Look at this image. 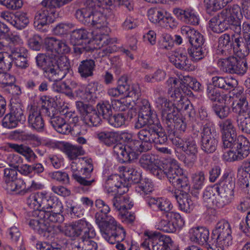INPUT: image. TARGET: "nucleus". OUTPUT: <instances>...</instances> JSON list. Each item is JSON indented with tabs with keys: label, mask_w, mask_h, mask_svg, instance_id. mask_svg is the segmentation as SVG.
<instances>
[{
	"label": "nucleus",
	"mask_w": 250,
	"mask_h": 250,
	"mask_svg": "<svg viewBox=\"0 0 250 250\" xmlns=\"http://www.w3.org/2000/svg\"><path fill=\"white\" fill-rule=\"evenodd\" d=\"M93 39L99 47H105L103 49L93 50L92 54L94 59L104 57L116 51L117 47L113 44L116 41L114 39L110 38L108 33L97 32L93 36Z\"/></svg>",
	"instance_id": "obj_14"
},
{
	"label": "nucleus",
	"mask_w": 250,
	"mask_h": 250,
	"mask_svg": "<svg viewBox=\"0 0 250 250\" xmlns=\"http://www.w3.org/2000/svg\"><path fill=\"white\" fill-rule=\"evenodd\" d=\"M168 94L171 100L175 103L174 104L177 105V110H187L189 108V102L187 101L184 95L183 90L180 87H177L174 90L169 89Z\"/></svg>",
	"instance_id": "obj_33"
},
{
	"label": "nucleus",
	"mask_w": 250,
	"mask_h": 250,
	"mask_svg": "<svg viewBox=\"0 0 250 250\" xmlns=\"http://www.w3.org/2000/svg\"><path fill=\"white\" fill-rule=\"evenodd\" d=\"M209 235L208 229L203 227L191 228L189 231V237L191 241L201 245L207 243Z\"/></svg>",
	"instance_id": "obj_30"
},
{
	"label": "nucleus",
	"mask_w": 250,
	"mask_h": 250,
	"mask_svg": "<svg viewBox=\"0 0 250 250\" xmlns=\"http://www.w3.org/2000/svg\"><path fill=\"white\" fill-rule=\"evenodd\" d=\"M70 65L67 58L64 56L58 57L55 63L43 71L44 77L50 81L58 82L65 77L70 70Z\"/></svg>",
	"instance_id": "obj_12"
},
{
	"label": "nucleus",
	"mask_w": 250,
	"mask_h": 250,
	"mask_svg": "<svg viewBox=\"0 0 250 250\" xmlns=\"http://www.w3.org/2000/svg\"><path fill=\"white\" fill-rule=\"evenodd\" d=\"M170 60L174 66L179 69L187 71H192L195 69V66L191 64V61L188 58L186 51L178 50L170 58Z\"/></svg>",
	"instance_id": "obj_25"
},
{
	"label": "nucleus",
	"mask_w": 250,
	"mask_h": 250,
	"mask_svg": "<svg viewBox=\"0 0 250 250\" xmlns=\"http://www.w3.org/2000/svg\"><path fill=\"white\" fill-rule=\"evenodd\" d=\"M128 183L118 174L109 176L104 185V190L108 195L124 194L128 191Z\"/></svg>",
	"instance_id": "obj_18"
},
{
	"label": "nucleus",
	"mask_w": 250,
	"mask_h": 250,
	"mask_svg": "<svg viewBox=\"0 0 250 250\" xmlns=\"http://www.w3.org/2000/svg\"><path fill=\"white\" fill-rule=\"evenodd\" d=\"M216 136L215 129L209 123L203 125L201 132V148L204 152L207 154L215 152L218 143Z\"/></svg>",
	"instance_id": "obj_16"
},
{
	"label": "nucleus",
	"mask_w": 250,
	"mask_h": 250,
	"mask_svg": "<svg viewBox=\"0 0 250 250\" xmlns=\"http://www.w3.org/2000/svg\"><path fill=\"white\" fill-rule=\"evenodd\" d=\"M240 13H241L240 7L237 4H234L231 6H228L223 9L218 14V18L229 27V23L238 18V15Z\"/></svg>",
	"instance_id": "obj_32"
},
{
	"label": "nucleus",
	"mask_w": 250,
	"mask_h": 250,
	"mask_svg": "<svg viewBox=\"0 0 250 250\" xmlns=\"http://www.w3.org/2000/svg\"><path fill=\"white\" fill-rule=\"evenodd\" d=\"M118 134L113 131H103L96 134V138L107 146L115 145L117 142Z\"/></svg>",
	"instance_id": "obj_41"
},
{
	"label": "nucleus",
	"mask_w": 250,
	"mask_h": 250,
	"mask_svg": "<svg viewBox=\"0 0 250 250\" xmlns=\"http://www.w3.org/2000/svg\"><path fill=\"white\" fill-rule=\"evenodd\" d=\"M46 102L43 103L42 109L47 116L49 117L50 123L53 128L58 132L62 134L70 133L73 125L76 126L79 121V118L75 113L65 111L64 109L59 110L52 106H46Z\"/></svg>",
	"instance_id": "obj_4"
},
{
	"label": "nucleus",
	"mask_w": 250,
	"mask_h": 250,
	"mask_svg": "<svg viewBox=\"0 0 250 250\" xmlns=\"http://www.w3.org/2000/svg\"><path fill=\"white\" fill-rule=\"evenodd\" d=\"M8 146L16 152L25 157L28 162H31L37 158V156L30 147L23 145L9 143Z\"/></svg>",
	"instance_id": "obj_38"
},
{
	"label": "nucleus",
	"mask_w": 250,
	"mask_h": 250,
	"mask_svg": "<svg viewBox=\"0 0 250 250\" xmlns=\"http://www.w3.org/2000/svg\"><path fill=\"white\" fill-rule=\"evenodd\" d=\"M158 159L155 158V156L152 154H143L139 159V165L144 169L146 170L152 169L153 167L156 166Z\"/></svg>",
	"instance_id": "obj_45"
},
{
	"label": "nucleus",
	"mask_w": 250,
	"mask_h": 250,
	"mask_svg": "<svg viewBox=\"0 0 250 250\" xmlns=\"http://www.w3.org/2000/svg\"><path fill=\"white\" fill-rule=\"evenodd\" d=\"M216 192L217 194L213 199L212 206H214L218 208H222L230 204L233 200V197L231 196L222 193L220 191Z\"/></svg>",
	"instance_id": "obj_44"
},
{
	"label": "nucleus",
	"mask_w": 250,
	"mask_h": 250,
	"mask_svg": "<svg viewBox=\"0 0 250 250\" xmlns=\"http://www.w3.org/2000/svg\"><path fill=\"white\" fill-rule=\"evenodd\" d=\"M12 65L11 49L10 52H0V69L4 72L10 70Z\"/></svg>",
	"instance_id": "obj_51"
},
{
	"label": "nucleus",
	"mask_w": 250,
	"mask_h": 250,
	"mask_svg": "<svg viewBox=\"0 0 250 250\" xmlns=\"http://www.w3.org/2000/svg\"><path fill=\"white\" fill-rule=\"evenodd\" d=\"M76 106L86 124L93 126H97L100 124L102 121L100 115L92 106L81 101L76 102Z\"/></svg>",
	"instance_id": "obj_21"
},
{
	"label": "nucleus",
	"mask_w": 250,
	"mask_h": 250,
	"mask_svg": "<svg viewBox=\"0 0 250 250\" xmlns=\"http://www.w3.org/2000/svg\"><path fill=\"white\" fill-rule=\"evenodd\" d=\"M144 235L147 237L141 246L145 250H179L170 237L159 232L146 231Z\"/></svg>",
	"instance_id": "obj_8"
},
{
	"label": "nucleus",
	"mask_w": 250,
	"mask_h": 250,
	"mask_svg": "<svg viewBox=\"0 0 250 250\" xmlns=\"http://www.w3.org/2000/svg\"><path fill=\"white\" fill-rule=\"evenodd\" d=\"M98 83H90L85 88L82 99L89 102H94L97 99L96 92L98 91Z\"/></svg>",
	"instance_id": "obj_47"
},
{
	"label": "nucleus",
	"mask_w": 250,
	"mask_h": 250,
	"mask_svg": "<svg viewBox=\"0 0 250 250\" xmlns=\"http://www.w3.org/2000/svg\"><path fill=\"white\" fill-rule=\"evenodd\" d=\"M211 81L212 86L215 88H219L225 90H231L233 91V95L239 99L241 96L243 91L239 90V92L236 93L234 89L238 85L237 81L232 77H224L221 76H214L212 78ZM243 95H242V96Z\"/></svg>",
	"instance_id": "obj_23"
},
{
	"label": "nucleus",
	"mask_w": 250,
	"mask_h": 250,
	"mask_svg": "<svg viewBox=\"0 0 250 250\" xmlns=\"http://www.w3.org/2000/svg\"><path fill=\"white\" fill-rule=\"evenodd\" d=\"M166 77V72L163 69L158 68L152 74H147L144 80L147 83L160 82L164 81Z\"/></svg>",
	"instance_id": "obj_54"
},
{
	"label": "nucleus",
	"mask_w": 250,
	"mask_h": 250,
	"mask_svg": "<svg viewBox=\"0 0 250 250\" xmlns=\"http://www.w3.org/2000/svg\"><path fill=\"white\" fill-rule=\"evenodd\" d=\"M155 106L161 112V115L167 112L168 110H170L175 107L174 104H172L170 103L169 100L162 96H159L156 99Z\"/></svg>",
	"instance_id": "obj_52"
},
{
	"label": "nucleus",
	"mask_w": 250,
	"mask_h": 250,
	"mask_svg": "<svg viewBox=\"0 0 250 250\" xmlns=\"http://www.w3.org/2000/svg\"><path fill=\"white\" fill-rule=\"evenodd\" d=\"M160 124L157 114H152V116H145L138 114V120L136 122L135 129H141L146 126L150 127Z\"/></svg>",
	"instance_id": "obj_37"
},
{
	"label": "nucleus",
	"mask_w": 250,
	"mask_h": 250,
	"mask_svg": "<svg viewBox=\"0 0 250 250\" xmlns=\"http://www.w3.org/2000/svg\"><path fill=\"white\" fill-rule=\"evenodd\" d=\"M166 176L171 184L174 181H176L178 178H180L183 174V170L176 165L170 166L167 169L165 170Z\"/></svg>",
	"instance_id": "obj_50"
},
{
	"label": "nucleus",
	"mask_w": 250,
	"mask_h": 250,
	"mask_svg": "<svg viewBox=\"0 0 250 250\" xmlns=\"http://www.w3.org/2000/svg\"><path fill=\"white\" fill-rule=\"evenodd\" d=\"M12 62L16 66L21 69H25L29 66L27 60V50L21 46H15L11 47Z\"/></svg>",
	"instance_id": "obj_26"
},
{
	"label": "nucleus",
	"mask_w": 250,
	"mask_h": 250,
	"mask_svg": "<svg viewBox=\"0 0 250 250\" xmlns=\"http://www.w3.org/2000/svg\"><path fill=\"white\" fill-rule=\"evenodd\" d=\"M239 56L238 58L230 56L218 60L217 65L221 70L228 74H236L243 75L248 70L246 61L244 59L245 56Z\"/></svg>",
	"instance_id": "obj_11"
},
{
	"label": "nucleus",
	"mask_w": 250,
	"mask_h": 250,
	"mask_svg": "<svg viewBox=\"0 0 250 250\" xmlns=\"http://www.w3.org/2000/svg\"><path fill=\"white\" fill-rule=\"evenodd\" d=\"M182 150L185 152L186 155L182 156L181 160L188 167H191L196 161L198 153V147L195 141L192 137L185 138V143Z\"/></svg>",
	"instance_id": "obj_22"
},
{
	"label": "nucleus",
	"mask_w": 250,
	"mask_h": 250,
	"mask_svg": "<svg viewBox=\"0 0 250 250\" xmlns=\"http://www.w3.org/2000/svg\"><path fill=\"white\" fill-rule=\"evenodd\" d=\"M154 189L151 180L148 178H142L135 187L136 191L142 195H146L151 193Z\"/></svg>",
	"instance_id": "obj_43"
},
{
	"label": "nucleus",
	"mask_w": 250,
	"mask_h": 250,
	"mask_svg": "<svg viewBox=\"0 0 250 250\" xmlns=\"http://www.w3.org/2000/svg\"><path fill=\"white\" fill-rule=\"evenodd\" d=\"M209 27L214 33H221L228 28L226 24L223 22L218 18L213 17L209 21Z\"/></svg>",
	"instance_id": "obj_55"
},
{
	"label": "nucleus",
	"mask_w": 250,
	"mask_h": 250,
	"mask_svg": "<svg viewBox=\"0 0 250 250\" xmlns=\"http://www.w3.org/2000/svg\"><path fill=\"white\" fill-rule=\"evenodd\" d=\"M217 53L226 55L229 50L233 47L237 55L247 56L250 52V21L243 23V37L225 33L218 38Z\"/></svg>",
	"instance_id": "obj_3"
},
{
	"label": "nucleus",
	"mask_w": 250,
	"mask_h": 250,
	"mask_svg": "<svg viewBox=\"0 0 250 250\" xmlns=\"http://www.w3.org/2000/svg\"><path fill=\"white\" fill-rule=\"evenodd\" d=\"M234 187V179L227 172L223 174L218 184L214 187V190L222 192L233 197Z\"/></svg>",
	"instance_id": "obj_28"
},
{
	"label": "nucleus",
	"mask_w": 250,
	"mask_h": 250,
	"mask_svg": "<svg viewBox=\"0 0 250 250\" xmlns=\"http://www.w3.org/2000/svg\"><path fill=\"white\" fill-rule=\"evenodd\" d=\"M11 136L13 139L28 143L39 140V137L37 135L23 131L15 130L12 133Z\"/></svg>",
	"instance_id": "obj_53"
},
{
	"label": "nucleus",
	"mask_w": 250,
	"mask_h": 250,
	"mask_svg": "<svg viewBox=\"0 0 250 250\" xmlns=\"http://www.w3.org/2000/svg\"><path fill=\"white\" fill-rule=\"evenodd\" d=\"M207 93L208 98L213 102H222L223 98L221 97L220 91L211 84L208 86Z\"/></svg>",
	"instance_id": "obj_62"
},
{
	"label": "nucleus",
	"mask_w": 250,
	"mask_h": 250,
	"mask_svg": "<svg viewBox=\"0 0 250 250\" xmlns=\"http://www.w3.org/2000/svg\"><path fill=\"white\" fill-rule=\"evenodd\" d=\"M212 236H216L218 243L221 245L223 250L232 244V237L230 224L225 220H221L216 225L212 230Z\"/></svg>",
	"instance_id": "obj_17"
},
{
	"label": "nucleus",
	"mask_w": 250,
	"mask_h": 250,
	"mask_svg": "<svg viewBox=\"0 0 250 250\" xmlns=\"http://www.w3.org/2000/svg\"><path fill=\"white\" fill-rule=\"evenodd\" d=\"M221 135L222 147L233 144L237 137L233 121L230 118L220 121L218 123Z\"/></svg>",
	"instance_id": "obj_19"
},
{
	"label": "nucleus",
	"mask_w": 250,
	"mask_h": 250,
	"mask_svg": "<svg viewBox=\"0 0 250 250\" xmlns=\"http://www.w3.org/2000/svg\"><path fill=\"white\" fill-rule=\"evenodd\" d=\"M63 232L68 237L81 236L83 239L93 238L96 232L92 225L85 219H80L65 226Z\"/></svg>",
	"instance_id": "obj_10"
},
{
	"label": "nucleus",
	"mask_w": 250,
	"mask_h": 250,
	"mask_svg": "<svg viewBox=\"0 0 250 250\" xmlns=\"http://www.w3.org/2000/svg\"><path fill=\"white\" fill-rule=\"evenodd\" d=\"M167 219H169L176 227L180 229L185 224L184 219L181 217L180 214L177 212L170 211L166 214Z\"/></svg>",
	"instance_id": "obj_64"
},
{
	"label": "nucleus",
	"mask_w": 250,
	"mask_h": 250,
	"mask_svg": "<svg viewBox=\"0 0 250 250\" xmlns=\"http://www.w3.org/2000/svg\"><path fill=\"white\" fill-rule=\"evenodd\" d=\"M29 21L25 13L17 12L15 18L10 21V23L18 29H22L29 23Z\"/></svg>",
	"instance_id": "obj_49"
},
{
	"label": "nucleus",
	"mask_w": 250,
	"mask_h": 250,
	"mask_svg": "<svg viewBox=\"0 0 250 250\" xmlns=\"http://www.w3.org/2000/svg\"><path fill=\"white\" fill-rule=\"evenodd\" d=\"M60 57L55 56L53 58L47 56L44 54H39L36 57L37 65L44 71L49 66L51 65L52 63H55L57 58Z\"/></svg>",
	"instance_id": "obj_46"
},
{
	"label": "nucleus",
	"mask_w": 250,
	"mask_h": 250,
	"mask_svg": "<svg viewBox=\"0 0 250 250\" xmlns=\"http://www.w3.org/2000/svg\"><path fill=\"white\" fill-rule=\"evenodd\" d=\"M236 106L239 109L235 119L237 126L243 133L250 134V106L244 94L240 97Z\"/></svg>",
	"instance_id": "obj_15"
},
{
	"label": "nucleus",
	"mask_w": 250,
	"mask_h": 250,
	"mask_svg": "<svg viewBox=\"0 0 250 250\" xmlns=\"http://www.w3.org/2000/svg\"><path fill=\"white\" fill-rule=\"evenodd\" d=\"M90 33L83 28L74 30L70 34V42L74 46L79 45L89 38Z\"/></svg>",
	"instance_id": "obj_39"
},
{
	"label": "nucleus",
	"mask_w": 250,
	"mask_h": 250,
	"mask_svg": "<svg viewBox=\"0 0 250 250\" xmlns=\"http://www.w3.org/2000/svg\"><path fill=\"white\" fill-rule=\"evenodd\" d=\"M97 107L99 114L102 116L104 119L107 121L112 115L111 105L109 103L108 101H104L102 103H99L97 104Z\"/></svg>",
	"instance_id": "obj_58"
},
{
	"label": "nucleus",
	"mask_w": 250,
	"mask_h": 250,
	"mask_svg": "<svg viewBox=\"0 0 250 250\" xmlns=\"http://www.w3.org/2000/svg\"><path fill=\"white\" fill-rule=\"evenodd\" d=\"M44 43L48 51L58 54H67L70 51V48L65 42L53 37L45 39Z\"/></svg>",
	"instance_id": "obj_27"
},
{
	"label": "nucleus",
	"mask_w": 250,
	"mask_h": 250,
	"mask_svg": "<svg viewBox=\"0 0 250 250\" xmlns=\"http://www.w3.org/2000/svg\"><path fill=\"white\" fill-rule=\"evenodd\" d=\"M182 35L188 39L192 47H199L205 42L204 36L198 31L190 26H183L181 28Z\"/></svg>",
	"instance_id": "obj_29"
},
{
	"label": "nucleus",
	"mask_w": 250,
	"mask_h": 250,
	"mask_svg": "<svg viewBox=\"0 0 250 250\" xmlns=\"http://www.w3.org/2000/svg\"><path fill=\"white\" fill-rule=\"evenodd\" d=\"M73 0H43L41 2L43 7L39 10L35 18V26L38 29L47 24L53 23L58 14L55 8L68 3Z\"/></svg>",
	"instance_id": "obj_7"
},
{
	"label": "nucleus",
	"mask_w": 250,
	"mask_h": 250,
	"mask_svg": "<svg viewBox=\"0 0 250 250\" xmlns=\"http://www.w3.org/2000/svg\"><path fill=\"white\" fill-rule=\"evenodd\" d=\"M124 175L128 180L137 184L141 180V174L133 167H125L124 170Z\"/></svg>",
	"instance_id": "obj_56"
},
{
	"label": "nucleus",
	"mask_w": 250,
	"mask_h": 250,
	"mask_svg": "<svg viewBox=\"0 0 250 250\" xmlns=\"http://www.w3.org/2000/svg\"><path fill=\"white\" fill-rule=\"evenodd\" d=\"M95 206L98 210L95 214V222L105 240L111 243H114L110 241L111 239L118 241L124 240L125 231L122 227L117 225L114 218L108 214L110 211L109 206L101 199L95 200Z\"/></svg>",
	"instance_id": "obj_2"
},
{
	"label": "nucleus",
	"mask_w": 250,
	"mask_h": 250,
	"mask_svg": "<svg viewBox=\"0 0 250 250\" xmlns=\"http://www.w3.org/2000/svg\"><path fill=\"white\" fill-rule=\"evenodd\" d=\"M42 108L31 105L27 108V123L29 127L38 132H42L45 130V123L41 114Z\"/></svg>",
	"instance_id": "obj_20"
},
{
	"label": "nucleus",
	"mask_w": 250,
	"mask_h": 250,
	"mask_svg": "<svg viewBox=\"0 0 250 250\" xmlns=\"http://www.w3.org/2000/svg\"><path fill=\"white\" fill-rule=\"evenodd\" d=\"M171 196L174 198L178 203L179 207L180 209L185 212H190L194 208V205L193 202L189 198L188 194H179V192H176L175 190L171 192Z\"/></svg>",
	"instance_id": "obj_36"
},
{
	"label": "nucleus",
	"mask_w": 250,
	"mask_h": 250,
	"mask_svg": "<svg viewBox=\"0 0 250 250\" xmlns=\"http://www.w3.org/2000/svg\"><path fill=\"white\" fill-rule=\"evenodd\" d=\"M71 170L72 172V178L80 184V188L83 193H88L91 191L93 183L95 182L94 178L90 179V173L93 170V166L89 164L88 167L83 168L81 172L78 171L77 164L72 162L71 164Z\"/></svg>",
	"instance_id": "obj_13"
},
{
	"label": "nucleus",
	"mask_w": 250,
	"mask_h": 250,
	"mask_svg": "<svg viewBox=\"0 0 250 250\" xmlns=\"http://www.w3.org/2000/svg\"><path fill=\"white\" fill-rule=\"evenodd\" d=\"M188 53L194 62H198L202 60L207 55V52L205 46L200 45L199 47L193 46L192 49L188 51Z\"/></svg>",
	"instance_id": "obj_57"
},
{
	"label": "nucleus",
	"mask_w": 250,
	"mask_h": 250,
	"mask_svg": "<svg viewBox=\"0 0 250 250\" xmlns=\"http://www.w3.org/2000/svg\"><path fill=\"white\" fill-rule=\"evenodd\" d=\"M63 149L68 157L72 160L84 154V151L82 146H73L69 143H66L64 145Z\"/></svg>",
	"instance_id": "obj_48"
},
{
	"label": "nucleus",
	"mask_w": 250,
	"mask_h": 250,
	"mask_svg": "<svg viewBox=\"0 0 250 250\" xmlns=\"http://www.w3.org/2000/svg\"><path fill=\"white\" fill-rule=\"evenodd\" d=\"M147 204L152 209L161 211L166 214L170 212L173 207L170 201L163 198H150Z\"/></svg>",
	"instance_id": "obj_35"
},
{
	"label": "nucleus",
	"mask_w": 250,
	"mask_h": 250,
	"mask_svg": "<svg viewBox=\"0 0 250 250\" xmlns=\"http://www.w3.org/2000/svg\"><path fill=\"white\" fill-rule=\"evenodd\" d=\"M139 114L145 116H152V114H156V112L151 109L150 104L147 100H142L139 105Z\"/></svg>",
	"instance_id": "obj_61"
},
{
	"label": "nucleus",
	"mask_w": 250,
	"mask_h": 250,
	"mask_svg": "<svg viewBox=\"0 0 250 250\" xmlns=\"http://www.w3.org/2000/svg\"><path fill=\"white\" fill-rule=\"evenodd\" d=\"M99 8H95L92 3L77 10L75 13L76 18L80 21L85 25L93 26L98 29L93 33V36L97 32H100L102 33L107 34L110 30L107 26V22L105 16L98 11Z\"/></svg>",
	"instance_id": "obj_5"
},
{
	"label": "nucleus",
	"mask_w": 250,
	"mask_h": 250,
	"mask_svg": "<svg viewBox=\"0 0 250 250\" xmlns=\"http://www.w3.org/2000/svg\"><path fill=\"white\" fill-rule=\"evenodd\" d=\"M123 194H115V195H111L114 196L112 199L113 206L120 212H122V210H127L130 209L132 205L128 203L129 200L127 196H123Z\"/></svg>",
	"instance_id": "obj_40"
},
{
	"label": "nucleus",
	"mask_w": 250,
	"mask_h": 250,
	"mask_svg": "<svg viewBox=\"0 0 250 250\" xmlns=\"http://www.w3.org/2000/svg\"><path fill=\"white\" fill-rule=\"evenodd\" d=\"M139 140L136 142L138 152H146L151 149L152 144L156 145L165 144L167 137L166 133L161 131V124L146 127L140 130L137 133Z\"/></svg>",
	"instance_id": "obj_6"
},
{
	"label": "nucleus",
	"mask_w": 250,
	"mask_h": 250,
	"mask_svg": "<svg viewBox=\"0 0 250 250\" xmlns=\"http://www.w3.org/2000/svg\"><path fill=\"white\" fill-rule=\"evenodd\" d=\"M176 107L168 110L161 115L162 122L168 127V131L173 130V126L176 120L178 119V113L176 110Z\"/></svg>",
	"instance_id": "obj_42"
},
{
	"label": "nucleus",
	"mask_w": 250,
	"mask_h": 250,
	"mask_svg": "<svg viewBox=\"0 0 250 250\" xmlns=\"http://www.w3.org/2000/svg\"><path fill=\"white\" fill-rule=\"evenodd\" d=\"M174 187L179 189V190L187 193L189 191L190 184L188 179L187 176L183 174V175L179 178H178L177 181H174L172 184Z\"/></svg>",
	"instance_id": "obj_60"
},
{
	"label": "nucleus",
	"mask_w": 250,
	"mask_h": 250,
	"mask_svg": "<svg viewBox=\"0 0 250 250\" xmlns=\"http://www.w3.org/2000/svg\"><path fill=\"white\" fill-rule=\"evenodd\" d=\"M234 142L231 145L222 147L224 149H230L224 155L225 159L229 162L242 160L247 157L250 153V143L246 137L239 136Z\"/></svg>",
	"instance_id": "obj_9"
},
{
	"label": "nucleus",
	"mask_w": 250,
	"mask_h": 250,
	"mask_svg": "<svg viewBox=\"0 0 250 250\" xmlns=\"http://www.w3.org/2000/svg\"><path fill=\"white\" fill-rule=\"evenodd\" d=\"M117 87L121 95H124L125 97L138 98L140 95L138 87L130 86L126 76H122L119 78Z\"/></svg>",
	"instance_id": "obj_31"
},
{
	"label": "nucleus",
	"mask_w": 250,
	"mask_h": 250,
	"mask_svg": "<svg viewBox=\"0 0 250 250\" xmlns=\"http://www.w3.org/2000/svg\"><path fill=\"white\" fill-rule=\"evenodd\" d=\"M113 150L114 156L121 163H130L136 159L138 155V153L129 149L126 146L121 143L115 144L113 146Z\"/></svg>",
	"instance_id": "obj_24"
},
{
	"label": "nucleus",
	"mask_w": 250,
	"mask_h": 250,
	"mask_svg": "<svg viewBox=\"0 0 250 250\" xmlns=\"http://www.w3.org/2000/svg\"><path fill=\"white\" fill-rule=\"evenodd\" d=\"M126 118L124 113H119L111 115L107 121L114 127H119L125 124Z\"/></svg>",
	"instance_id": "obj_59"
},
{
	"label": "nucleus",
	"mask_w": 250,
	"mask_h": 250,
	"mask_svg": "<svg viewBox=\"0 0 250 250\" xmlns=\"http://www.w3.org/2000/svg\"><path fill=\"white\" fill-rule=\"evenodd\" d=\"M28 206L34 209L33 214L37 216L28 222L30 227L41 237L48 238L54 233V225L49 223L62 222L63 206L55 196L46 192L31 194L26 200Z\"/></svg>",
	"instance_id": "obj_1"
},
{
	"label": "nucleus",
	"mask_w": 250,
	"mask_h": 250,
	"mask_svg": "<svg viewBox=\"0 0 250 250\" xmlns=\"http://www.w3.org/2000/svg\"><path fill=\"white\" fill-rule=\"evenodd\" d=\"M96 59L94 58L86 59L81 61L78 65V73L82 79H87L92 77L95 69Z\"/></svg>",
	"instance_id": "obj_34"
},
{
	"label": "nucleus",
	"mask_w": 250,
	"mask_h": 250,
	"mask_svg": "<svg viewBox=\"0 0 250 250\" xmlns=\"http://www.w3.org/2000/svg\"><path fill=\"white\" fill-rule=\"evenodd\" d=\"M50 177L54 180L64 184H68L70 182L68 174L65 172L57 171L49 174Z\"/></svg>",
	"instance_id": "obj_63"
}]
</instances>
